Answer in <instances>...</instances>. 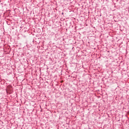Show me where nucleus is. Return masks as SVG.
I'll return each mask as SVG.
<instances>
[{"instance_id":"nucleus-1","label":"nucleus","mask_w":129,"mask_h":129,"mask_svg":"<svg viewBox=\"0 0 129 129\" xmlns=\"http://www.w3.org/2000/svg\"><path fill=\"white\" fill-rule=\"evenodd\" d=\"M127 113H128V114H129V111H128Z\"/></svg>"}]
</instances>
